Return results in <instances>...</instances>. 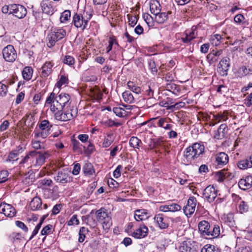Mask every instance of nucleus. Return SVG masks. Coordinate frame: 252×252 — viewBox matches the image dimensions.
<instances>
[{"mask_svg":"<svg viewBox=\"0 0 252 252\" xmlns=\"http://www.w3.org/2000/svg\"><path fill=\"white\" fill-rule=\"evenodd\" d=\"M92 16V15L88 14V12H84L83 14L76 13L73 17V24L76 28H81L84 30L87 28Z\"/></svg>","mask_w":252,"mask_h":252,"instance_id":"obj_7","label":"nucleus"},{"mask_svg":"<svg viewBox=\"0 0 252 252\" xmlns=\"http://www.w3.org/2000/svg\"><path fill=\"white\" fill-rule=\"evenodd\" d=\"M201 252H220L219 249H216L213 245H206L201 251Z\"/></svg>","mask_w":252,"mask_h":252,"instance_id":"obj_46","label":"nucleus"},{"mask_svg":"<svg viewBox=\"0 0 252 252\" xmlns=\"http://www.w3.org/2000/svg\"><path fill=\"white\" fill-rule=\"evenodd\" d=\"M41 200L38 197H34L30 203V207L32 211H35L41 207Z\"/></svg>","mask_w":252,"mask_h":252,"instance_id":"obj_35","label":"nucleus"},{"mask_svg":"<svg viewBox=\"0 0 252 252\" xmlns=\"http://www.w3.org/2000/svg\"><path fill=\"white\" fill-rule=\"evenodd\" d=\"M237 164L238 167L242 170L252 167V155L244 159L239 161Z\"/></svg>","mask_w":252,"mask_h":252,"instance_id":"obj_29","label":"nucleus"},{"mask_svg":"<svg viewBox=\"0 0 252 252\" xmlns=\"http://www.w3.org/2000/svg\"><path fill=\"white\" fill-rule=\"evenodd\" d=\"M230 60L228 57L222 58L218 64V71L221 76H226L230 68Z\"/></svg>","mask_w":252,"mask_h":252,"instance_id":"obj_13","label":"nucleus"},{"mask_svg":"<svg viewBox=\"0 0 252 252\" xmlns=\"http://www.w3.org/2000/svg\"><path fill=\"white\" fill-rule=\"evenodd\" d=\"M9 173L6 170L0 171V184L6 182L8 180Z\"/></svg>","mask_w":252,"mask_h":252,"instance_id":"obj_52","label":"nucleus"},{"mask_svg":"<svg viewBox=\"0 0 252 252\" xmlns=\"http://www.w3.org/2000/svg\"><path fill=\"white\" fill-rule=\"evenodd\" d=\"M122 97L124 100L127 103H133L134 102V98L132 94L128 91L124 92L122 94Z\"/></svg>","mask_w":252,"mask_h":252,"instance_id":"obj_41","label":"nucleus"},{"mask_svg":"<svg viewBox=\"0 0 252 252\" xmlns=\"http://www.w3.org/2000/svg\"><path fill=\"white\" fill-rule=\"evenodd\" d=\"M217 196V190L214 186H209L204 190L203 192V197L209 202H213Z\"/></svg>","mask_w":252,"mask_h":252,"instance_id":"obj_14","label":"nucleus"},{"mask_svg":"<svg viewBox=\"0 0 252 252\" xmlns=\"http://www.w3.org/2000/svg\"><path fill=\"white\" fill-rule=\"evenodd\" d=\"M225 169H222L216 173V178L217 181L222 182L225 179V175H224Z\"/></svg>","mask_w":252,"mask_h":252,"instance_id":"obj_51","label":"nucleus"},{"mask_svg":"<svg viewBox=\"0 0 252 252\" xmlns=\"http://www.w3.org/2000/svg\"><path fill=\"white\" fill-rule=\"evenodd\" d=\"M53 2L51 0H43L40 3L42 12L48 15H52L54 13Z\"/></svg>","mask_w":252,"mask_h":252,"instance_id":"obj_18","label":"nucleus"},{"mask_svg":"<svg viewBox=\"0 0 252 252\" xmlns=\"http://www.w3.org/2000/svg\"><path fill=\"white\" fill-rule=\"evenodd\" d=\"M170 212H176L181 210L182 207L177 203H171L169 204Z\"/></svg>","mask_w":252,"mask_h":252,"instance_id":"obj_57","label":"nucleus"},{"mask_svg":"<svg viewBox=\"0 0 252 252\" xmlns=\"http://www.w3.org/2000/svg\"><path fill=\"white\" fill-rule=\"evenodd\" d=\"M196 203L197 200L194 196H190L188 199L186 205L183 207L184 212L188 217H190L194 212Z\"/></svg>","mask_w":252,"mask_h":252,"instance_id":"obj_11","label":"nucleus"},{"mask_svg":"<svg viewBox=\"0 0 252 252\" xmlns=\"http://www.w3.org/2000/svg\"><path fill=\"white\" fill-rule=\"evenodd\" d=\"M68 83V79L67 77L64 75H61L59 80L57 83L56 86L58 88H61L63 85H67Z\"/></svg>","mask_w":252,"mask_h":252,"instance_id":"obj_47","label":"nucleus"},{"mask_svg":"<svg viewBox=\"0 0 252 252\" xmlns=\"http://www.w3.org/2000/svg\"><path fill=\"white\" fill-rule=\"evenodd\" d=\"M52 127V125L48 120L42 121L39 125V130L36 128L33 131L35 138L47 137L50 133V131Z\"/></svg>","mask_w":252,"mask_h":252,"instance_id":"obj_8","label":"nucleus"},{"mask_svg":"<svg viewBox=\"0 0 252 252\" xmlns=\"http://www.w3.org/2000/svg\"><path fill=\"white\" fill-rule=\"evenodd\" d=\"M82 171L86 176H91L94 173L93 165L90 162H86L82 167Z\"/></svg>","mask_w":252,"mask_h":252,"instance_id":"obj_33","label":"nucleus"},{"mask_svg":"<svg viewBox=\"0 0 252 252\" xmlns=\"http://www.w3.org/2000/svg\"><path fill=\"white\" fill-rule=\"evenodd\" d=\"M154 220L160 229H163L168 227V223L167 220L164 218L163 214H158L156 215L154 217Z\"/></svg>","mask_w":252,"mask_h":252,"instance_id":"obj_28","label":"nucleus"},{"mask_svg":"<svg viewBox=\"0 0 252 252\" xmlns=\"http://www.w3.org/2000/svg\"><path fill=\"white\" fill-rule=\"evenodd\" d=\"M56 120L61 121H67L74 118L77 114V109L74 106L63 107L58 112H52Z\"/></svg>","mask_w":252,"mask_h":252,"instance_id":"obj_4","label":"nucleus"},{"mask_svg":"<svg viewBox=\"0 0 252 252\" xmlns=\"http://www.w3.org/2000/svg\"><path fill=\"white\" fill-rule=\"evenodd\" d=\"M225 221L229 223V225H233L234 220V215L232 213L227 214L224 218Z\"/></svg>","mask_w":252,"mask_h":252,"instance_id":"obj_62","label":"nucleus"},{"mask_svg":"<svg viewBox=\"0 0 252 252\" xmlns=\"http://www.w3.org/2000/svg\"><path fill=\"white\" fill-rule=\"evenodd\" d=\"M169 13H170L169 12ZM168 13L160 12L155 15V19L156 21L159 24H162L165 22L168 19Z\"/></svg>","mask_w":252,"mask_h":252,"instance_id":"obj_38","label":"nucleus"},{"mask_svg":"<svg viewBox=\"0 0 252 252\" xmlns=\"http://www.w3.org/2000/svg\"><path fill=\"white\" fill-rule=\"evenodd\" d=\"M15 225L26 233H27L29 231L28 227L24 223L21 221L16 220L15 221Z\"/></svg>","mask_w":252,"mask_h":252,"instance_id":"obj_58","label":"nucleus"},{"mask_svg":"<svg viewBox=\"0 0 252 252\" xmlns=\"http://www.w3.org/2000/svg\"><path fill=\"white\" fill-rule=\"evenodd\" d=\"M26 149L25 146L23 145H20L16 147L15 149L12 150L9 154L7 161H14L18 159L17 158L21 154L24 152Z\"/></svg>","mask_w":252,"mask_h":252,"instance_id":"obj_16","label":"nucleus"},{"mask_svg":"<svg viewBox=\"0 0 252 252\" xmlns=\"http://www.w3.org/2000/svg\"><path fill=\"white\" fill-rule=\"evenodd\" d=\"M114 113L118 117H122L124 116L125 110L120 107H114L113 108Z\"/></svg>","mask_w":252,"mask_h":252,"instance_id":"obj_59","label":"nucleus"},{"mask_svg":"<svg viewBox=\"0 0 252 252\" xmlns=\"http://www.w3.org/2000/svg\"><path fill=\"white\" fill-rule=\"evenodd\" d=\"M222 50L214 51L209 53L207 56V59L210 64L216 63L219 60L220 56L222 54Z\"/></svg>","mask_w":252,"mask_h":252,"instance_id":"obj_23","label":"nucleus"},{"mask_svg":"<svg viewBox=\"0 0 252 252\" xmlns=\"http://www.w3.org/2000/svg\"><path fill=\"white\" fill-rule=\"evenodd\" d=\"M27 13L26 8L20 4H13V9H12V14L15 17L22 19L25 17Z\"/></svg>","mask_w":252,"mask_h":252,"instance_id":"obj_17","label":"nucleus"},{"mask_svg":"<svg viewBox=\"0 0 252 252\" xmlns=\"http://www.w3.org/2000/svg\"><path fill=\"white\" fill-rule=\"evenodd\" d=\"M239 212L241 214L247 212L249 210V205L247 202L241 200L238 206Z\"/></svg>","mask_w":252,"mask_h":252,"instance_id":"obj_45","label":"nucleus"},{"mask_svg":"<svg viewBox=\"0 0 252 252\" xmlns=\"http://www.w3.org/2000/svg\"><path fill=\"white\" fill-rule=\"evenodd\" d=\"M205 147L201 143H195L192 146H189L186 149L184 153V157L186 158L184 160L185 163L188 164L191 163L192 160L198 158L204 152Z\"/></svg>","mask_w":252,"mask_h":252,"instance_id":"obj_3","label":"nucleus"},{"mask_svg":"<svg viewBox=\"0 0 252 252\" xmlns=\"http://www.w3.org/2000/svg\"><path fill=\"white\" fill-rule=\"evenodd\" d=\"M239 188L243 190L251 188L252 187V176H248L244 179H241L239 183Z\"/></svg>","mask_w":252,"mask_h":252,"instance_id":"obj_26","label":"nucleus"},{"mask_svg":"<svg viewBox=\"0 0 252 252\" xmlns=\"http://www.w3.org/2000/svg\"><path fill=\"white\" fill-rule=\"evenodd\" d=\"M149 229L144 224L140 225L131 234V236L136 239H142L146 237L148 234Z\"/></svg>","mask_w":252,"mask_h":252,"instance_id":"obj_19","label":"nucleus"},{"mask_svg":"<svg viewBox=\"0 0 252 252\" xmlns=\"http://www.w3.org/2000/svg\"><path fill=\"white\" fill-rule=\"evenodd\" d=\"M134 217L136 221H139L148 219L149 218V215L147 210L139 209L135 211Z\"/></svg>","mask_w":252,"mask_h":252,"instance_id":"obj_24","label":"nucleus"},{"mask_svg":"<svg viewBox=\"0 0 252 252\" xmlns=\"http://www.w3.org/2000/svg\"><path fill=\"white\" fill-rule=\"evenodd\" d=\"M53 66L51 62H45L41 68L40 76L42 78H47L52 72Z\"/></svg>","mask_w":252,"mask_h":252,"instance_id":"obj_25","label":"nucleus"},{"mask_svg":"<svg viewBox=\"0 0 252 252\" xmlns=\"http://www.w3.org/2000/svg\"><path fill=\"white\" fill-rule=\"evenodd\" d=\"M48 104L51 105L50 110L52 112H58L63 107L65 108L73 106L71 96L64 93H61L58 95L54 92L51 93L46 100L45 105Z\"/></svg>","mask_w":252,"mask_h":252,"instance_id":"obj_1","label":"nucleus"},{"mask_svg":"<svg viewBox=\"0 0 252 252\" xmlns=\"http://www.w3.org/2000/svg\"><path fill=\"white\" fill-rule=\"evenodd\" d=\"M0 213L4 214L6 217L12 218L15 216L16 212L11 205L3 202L0 204Z\"/></svg>","mask_w":252,"mask_h":252,"instance_id":"obj_15","label":"nucleus"},{"mask_svg":"<svg viewBox=\"0 0 252 252\" xmlns=\"http://www.w3.org/2000/svg\"><path fill=\"white\" fill-rule=\"evenodd\" d=\"M149 68L153 72V74H156L157 72V68L155 61L153 60H149L148 61Z\"/></svg>","mask_w":252,"mask_h":252,"instance_id":"obj_53","label":"nucleus"},{"mask_svg":"<svg viewBox=\"0 0 252 252\" xmlns=\"http://www.w3.org/2000/svg\"><path fill=\"white\" fill-rule=\"evenodd\" d=\"M32 147L35 150H38L44 148V144L39 140H34L32 141Z\"/></svg>","mask_w":252,"mask_h":252,"instance_id":"obj_49","label":"nucleus"},{"mask_svg":"<svg viewBox=\"0 0 252 252\" xmlns=\"http://www.w3.org/2000/svg\"><path fill=\"white\" fill-rule=\"evenodd\" d=\"M63 62L64 63H65L69 65H72L75 63V60L73 57L69 55H66L64 57Z\"/></svg>","mask_w":252,"mask_h":252,"instance_id":"obj_50","label":"nucleus"},{"mask_svg":"<svg viewBox=\"0 0 252 252\" xmlns=\"http://www.w3.org/2000/svg\"><path fill=\"white\" fill-rule=\"evenodd\" d=\"M7 92V87L5 84L0 82V95L5 96Z\"/></svg>","mask_w":252,"mask_h":252,"instance_id":"obj_60","label":"nucleus"},{"mask_svg":"<svg viewBox=\"0 0 252 252\" xmlns=\"http://www.w3.org/2000/svg\"><path fill=\"white\" fill-rule=\"evenodd\" d=\"M169 120V119L164 117H156L152 118L150 121L152 122V124L154 127H162L165 121Z\"/></svg>","mask_w":252,"mask_h":252,"instance_id":"obj_32","label":"nucleus"},{"mask_svg":"<svg viewBox=\"0 0 252 252\" xmlns=\"http://www.w3.org/2000/svg\"><path fill=\"white\" fill-rule=\"evenodd\" d=\"M103 124L105 125L106 126L111 127L113 126H120L121 124L120 123H116L114 121L111 119H108L104 122H103Z\"/></svg>","mask_w":252,"mask_h":252,"instance_id":"obj_61","label":"nucleus"},{"mask_svg":"<svg viewBox=\"0 0 252 252\" xmlns=\"http://www.w3.org/2000/svg\"><path fill=\"white\" fill-rule=\"evenodd\" d=\"M198 226L200 234L205 239L217 238L220 234V226L218 225H211L207 221H200Z\"/></svg>","mask_w":252,"mask_h":252,"instance_id":"obj_2","label":"nucleus"},{"mask_svg":"<svg viewBox=\"0 0 252 252\" xmlns=\"http://www.w3.org/2000/svg\"><path fill=\"white\" fill-rule=\"evenodd\" d=\"M228 129L227 126L225 124H221L215 132L214 138L217 139H221L224 138Z\"/></svg>","mask_w":252,"mask_h":252,"instance_id":"obj_30","label":"nucleus"},{"mask_svg":"<svg viewBox=\"0 0 252 252\" xmlns=\"http://www.w3.org/2000/svg\"><path fill=\"white\" fill-rule=\"evenodd\" d=\"M128 89L136 94H139L141 93L140 87L136 86L133 82L128 81L127 83Z\"/></svg>","mask_w":252,"mask_h":252,"instance_id":"obj_44","label":"nucleus"},{"mask_svg":"<svg viewBox=\"0 0 252 252\" xmlns=\"http://www.w3.org/2000/svg\"><path fill=\"white\" fill-rule=\"evenodd\" d=\"M127 17L128 19L129 25L131 27H134L136 25L137 21V16L127 14Z\"/></svg>","mask_w":252,"mask_h":252,"instance_id":"obj_55","label":"nucleus"},{"mask_svg":"<svg viewBox=\"0 0 252 252\" xmlns=\"http://www.w3.org/2000/svg\"><path fill=\"white\" fill-rule=\"evenodd\" d=\"M114 139L115 137L113 133H107L103 140L102 147L103 148L109 147L114 141Z\"/></svg>","mask_w":252,"mask_h":252,"instance_id":"obj_34","label":"nucleus"},{"mask_svg":"<svg viewBox=\"0 0 252 252\" xmlns=\"http://www.w3.org/2000/svg\"><path fill=\"white\" fill-rule=\"evenodd\" d=\"M49 155L47 152L43 153L37 152L36 157H34L35 159V166H41L43 165L45 161V159L48 158Z\"/></svg>","mask_w":252,"mask_h":252,"instance_id":"obj_31","label":"nucleus"},{"mask_svg":"<svg viewBox=\"0 0 252 252\" xmlns=\"http://www.w3.org/2000/svg\"><path fill=\"white\" fill-rule=\"evenodd\" d=\"M37 152L31 151L25 157H24L20 162V164H24L28 162L29 160L33 162L34 157H36Z\"/></svg>","mask_w":252,"mask_h":252,"instance_id":"obj_36","label":"nucleus"},{"mask_svg":"<svg viewBox=\"0 0 252 252\" xmlns=\"http://www.w3.org/2000/svg\"><path fill=\"white\" fill-rule=\"evenodd\" d=\"M165 141L162 137H159L158 139H151L148 146L150 149L159 148L164 146Z\"/></svg>","mask_w":252,"mask_h":252,"instance_id":"obj_27","label":"nucleus"},{"mask_svg":"<svg viewBox=\"0 0 252 252\" xmlns=\"http://www.w3.org/2000/svg\"><path fill=\"white\" fill-rule=\"evenodd\" d=\"M66 35L65 30L62 28H55L52 30L48 35V43L47 45L49 48L52 47L58 41L63 38Z\"/></svg>","mask_w":252,"mask_h":252,"instance_id":"obj_6","label":"nucleus"},{"mask_svg":"<svg viewBox=\"0 0 252 252\" xmlns=\"http://www.w3.org/2000/svg\"><path fill=\"white\" fill-rule=\"evenodd\" d=\"M22 238L21 234L18 232H12L8 237L9 241L12 243H20L22 240Z\"/></svg>","mask_w":252,"mask_h":252,"instance_id":"obj_40","label":"nucleus"},{"mask_svg":"<svg viewBox=\"0 0 252 252\" xmlns=\"http://www.w3.org/2000/svg\"><path fill=\"white\" fill-rule=\"evenodd\" d=\"M97 221L101 224L102 228L105 231H108L112 224L110 213L104 208H101L95 213Z\"/></svg>","mask_w":252,"mask_h":252,"instance_id":"obj_5","label":"nucleus"},{"mask_svg":"<svg viewBox=\"0 0 252 252\" xmlns=\"http://www.w3.org/2000/svg\"><path fill=\"white\" fill-rule=\"evenodd\" d=\"M33 69L30 66L25 67L22 71L23 78L27 81H29L31 79Z\"/></svg>","mask_w":252,"mask_h":252,"instance_id":"obj_39","label":"nucleus"},{"mask_svg":"<svg viewBox=\"0 0 252 252\" xmlns=\"http://www.w3.org/2000/svg\"><path fill=\"white\" fill-rule=\"evenodd\" d=\"M67 223V225L69 226H71L73 224H79V220L77 219V216L76 215H73Z\"/></svg>","mask_w":252,"mask_h":252,"instance_id":"obj_56","label":"nucleus"},{"mask_svg":"<svg viewBox=\"0 0 252 252\" xmlns=\"http://www.w3.org/2000/svg\"><path fill=\"white\" fill-rule=\"evenodd\" d=\"M224 37H222V36L219 34H216L214 35L211 37V41L212 44L215 45V46H217L220 44V40L223 38H226L227 39L231 40L229 42L231 45H234L238 42L239 41L237 39H235L234 37L235 35L232 33H229V30H227L226 32H225Z\"/></svg>","mask_w":252,"mask_h":252,"instance_id":"obj_9","label":"nucleus"},{"mask_svg":"<svg viewBox=\"0 0 252 252\" xmlns=\"http://www.w3.org/2000/svg\"><path fill=\"white\" fill-rule=\"evenodd\" d=\"M235 252H252V249L249 247H241L238 248Z\"/></svg>","mask_w":252,"mask_h":252,"instance_id":"obj_64","label":"nucleus"},{"mask_svg":"<svg viewBox=\"0 0 252 252\" xmlns=\"http://www.w3.org/2000/svg\"><path fill=\"white\" fill-rule=\"evenodd\" d=\"M53 226L51 224H48L43 228L41 231L42 235H47L51 233Z\"/></svg>","mask_w":252,"mask_h":252,"instance_id":"obj_54","label":"nucleus"},{"mask_svg":"<svg viewBox=\"0 0 252 252\" xmlns=\"http://www.w3.org/2000/svg\"><path fill=\"white\" fill-rule=\"evenodd\" d=\"M245 104L248 107L252 106V93L250 94L245 99Z\"/></svg>","mask_w":252,"mask_h":252,"instance_id":"obj_63","label":"nucleus"},{"mask_svg":"<svg viewBox=\"0 0 252 252\" xmlns=\"http://www.w3.org/2000/svg\"><path fill=\"white\" fill-rule=\"evenodd\" d=\"M70 11L69 10H65L61 14L60 17V21L62 23H65L68 21L70 18Z\"/></svg>","mask_w":252,"mask_h":252,"instance_id":"obj_48","label":"nucleus"},{"mask_svg":"<svg viewBox=\"0 0 252 252\" xmlns=\"http://www.w3.org/2000/svg\"><path fill=\"white\" fill-rule=\"evenodd\" d=\"M166 89L176 95L181 91L179 86L175 84L171 83L167 84Z\"/></svg>","mask_w":252,"mask_h":252,"instance_id":"obj_43","label":"nucleus"},{"mask_svg":"<svg viewBox=\"0 0 252 252\" xmlns=\"http://www.w3.org/2000/svg\"><path fill=\"white\" fill-rule=\"evenodd\" d=\"M215 158L216 165L219 168L226 165L229 160L228 155L224 152H220L217 154Z\"/></svg>","mask_w":252,"mask_h":252,"instance_id":"obj_20","label":"nucleus"},{"mask_svg":"<svg viewBox=\"0 0 252 252\" xmlns=\"http://www.w3.org/2000/svg\"><path fill=\"white\" fill-rule=\"evenodd\" d=\"M54 178L57 182L62 184H66L71 181L68 172L64 170L59 171Z\"/></svg>","mask_w":252,"mask_h":252,"instance_id":"obj_22","label":"nucleus"},{"mask_svg":"<svg viewBox=\"0 0 252 252\" xmlns=\"http://www.w3.org/2000/svg\"><path fill=\"white\" fill-rule=\"evenodd\" d=\"M150 9L151 13L154 15L159 13L161 11V6L159 2L157 0L153 1L150 4Z\"/></svg>","mask_w":252,"mask_h":252,"instance_id":"obj_37","label":"nucleus"},{"mask_svg":"<svg viewBox=\"0 0 252 252\" xmlns=\"http://www.w3.org/2000/svg\"><path fill=\"white\" fill-rule=\"evenodd\" d=\"M197 245L196 243L190 240L184 241L179 248L180 252H196Z\"/></svg>","mask_w":252,"mask_h":252,"instance_id":"obj_12","label":"nucleus"},{"mask_svg":"<svg viewBox=\"0 0 252 252\" xmlns=\"http://www.w3.org/2000/svg\"><path fill=\"white\" fill-rule=\"evenodd\" d=\"M2 55L4 59L8 62H13L17 57V52L12 45H8L3 49Z\"/></svg>","mask_w":252,"mask_h":252,"instance_id":"obj_10","label":"nucleus"},{"mask_svg":"<svg viewBox=\"0 0 252 252\" xmlns=\"http://www.w3.org/2000/svg\"><path fill=\"white\" fill-rule=\"evenodd\" d=\"M129 144L130 147L133 148L139 149L140 144H142L141 140L139 139L137 137H131L129 141Z\"/></svg>","mask_w":252,"mask_h":252,"instance_id":"obj_42","label":"nucleus"},{"mask_svg":"<svg viewBox=\"0 0 252 252\" xmlns=\"http://www.w3.org/2000/svg\"><path fill=\"white\" fill-rule=\"evenodd\" d=\"M235 76L239 78H242L247 75L252 74V66L242 65L239 67L235 73Z\"/></svg>","mask_w":252,"mask_h":252,"instance_id":"obj_21","label":"nucleus"}]
</instances>
